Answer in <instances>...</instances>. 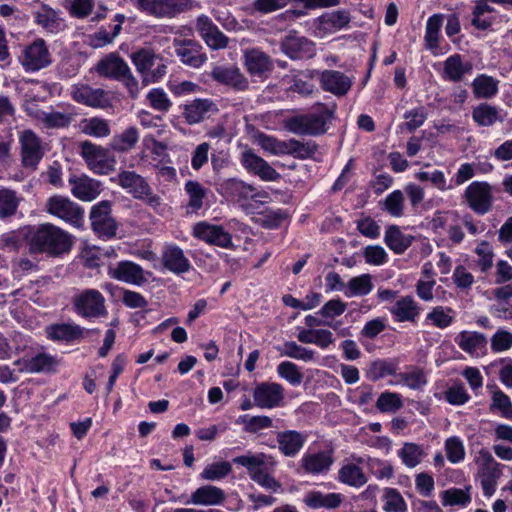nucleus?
I'll return each instance as SVG.
<instances>
[{
	"instance_id": "nucleus-1",
	"label": "nucleus",
	"mask_w": 512,
	"mask_h": 512,
	"mask_svg": "<svg viewBox=\"0 0 512 512\" xmlns=\"http://www.w3.org/2000/svg\"><path fill=\"white\" fill-rule=\"evenodd\" d=\"M71 236L61 228L50 224H42L32 235L30 249L50 256H59L71 249Z\"/></svg>"
},
{
	"instance_id": "nucleus-2",
	"label": "nucleus",
	"mask_w": 512,
	"mask_h": 512,
	"mask_svg": "<svg viewBox=\"0 0 512 512\" xmlns=\"http://www.w3.org/2000/svg\"><path fill=\"white\" fill-rule=\"evenodd\" d=\"M233 463L246 468L250 478L261 487L278 492L282 489V485L271 474L275 461L271 456L264 453H247L237 456L233 459Z\"/></svg>"
},
{
	"instance_id": "nucleus-3",
	"label": "nucleus",
	"mask_w": 512,
	"mask_h": 512,
	"mask_svg": "<svg viewBox=\"0 0 512 512\" xmlns=\"http://www.w3.org/2000/svg\"><path fill=\"white\" fill-rule=\"evenodd\" d=\"M137 72L143 78V84L158 82L167 73V65L163 57L151 48H141L130 56Z\"/></svg>"
},
{
	"instance_id": "nucleus-4",
	"label": "nucleus",
	"mask_w": 512,
	"mask_h": 512,
	"mask_svg": "<svg viewBox=\"0 0 512 512\" xmlns=\"http://www.w3.org/2000/svg\"><path fill=\"white\" fill-rule=\"evenodd\" d=\"M319 113L300 115L289 119L286 123L288 131L297 135H318L325 132L327 119L332 117L333 108L318 104Z\"/></svg>"
},
{
	"instance_id": "nucleus-5",
	"label": "nucleus",
	"mask_w": 512,
	"mask_h": 512,
	"mask_svg": "<svg viewBox=\"0 0 512 512\" xmlns=\"http://www.w3.org/2000/svg\"><path fill=\"white\" fill-rule=\"evenodd\" d=\"M118 184L126 189L134 198L146 202L152 208L161 205L160 196L153 193L147 181L134 171H122L117 176Z\"/></svg>"
},
{
	"instance_id": "nucleus-6",
	"label": "nucleus",
	"mask_w": 512,
	"mask_h": 512,
	"mask_svg": "<svg viewBox=\"0 0 512 512\" xmlns=\"http://www.w3.org/2000/svg\"><path fill=\"white\" fill-rule=\"evenodd\" d=\"M80 148L82 158L94 173L107 175L114 170L115 159L108 149L90 141L82 142Z\"/></svg>"
},
{
	"instance_id": "nucleus-7",
	"label": "nucleus",
	"mask_w": 512,
	"mask_h": 512,
	"mask_svg": "<svg viewBox=\"0 0 512 512\" xmlns=\"http://www.w3.org/2000/svg\"><path fill=\"white\" fill-rule=\"evenodd\" d=\"M21 164L25 169L36 170L45 155L42 139L32 130L27 129L19 134Z\"/></svg>"
},
{
	"instance_id": "nucleus-8",
	"label": "nucleus",
	"mask_w": 512,
	"mask_h": 512,
	"mask_svg": "<svg viewBox=\"0 0 512 512\" xmlns=\"http://www.w3.org/2000/svg\"><path fill=\"white\" fill-rule=\"evenodd\" d=\"M463 198L472 211L484 215L491 210L493 205L492 186L484 181H474L464 190Z\"/></svg>"
},
{
	"instance_id": "nucleus-9",
	"label": "nucleus",
	"mask_w": 512,
	"mask_h": 512,
	"mask_svg": "<svg viewBox=\"0 0 512 512\" xmlns=\"http://www.w3.org/2000/svg\"><path fill=\"white\" fill-rule=\"evenodd\" d=\"M47 211L74 227H81L84 220V210L72 202L69 198L55 195L48 199L46 203Z\"/></svg>"
},
{
	"instance_id": "nucleus-10",
	"label": "nucleus",
	"mask_w": 512,
	"mask_h": 512,
	"mask_svg": "<svg viewBox=\"0 0 512 512\" xmlns=\"http://www.w3.org/2000/svg\"><path fill=\"white\" fill-rule=\"evenodd\" d=\"M19 62L26 72H36L48 67L52 60L43 39H37L25 46L19 56Z\"/></svg>"
},
{
	"instance_id": "nucleus-11",
	"label": "nucleus",
	"mask_w": 512,
	"mask_h": 512,
	"mask_svg": "<svg viewBox=\"0 0 512 512\" xmlns=\"http://www.w3.org/2000/svg\"><path fill=\"white\" fill-rule=\"evenodd\" d=\"M70 96L75 102L92 108L105 109L112 105L108 91L85 83L72 85Z\"/></svg>"
},
{
	"instance_id": "nucleus-12",
	"label": "nucleus",
	"mask_w": 512,
	"mask_h": 512,
	"mask_svg": "<svg viewBox=\"0 0 512 512\" xmlns=\"http://www.w3.org/2000/svg\"><path fill=\"white\" fill-rule=\"evenodd\" d=\"M75 311L85 318L105 316V298L96 289H86L77 294L73 300Z\"/></svg>"
},
{
	"instance_id": "nucleus-13",
	"label": "nucleus",
	"mask_w": 512,
	"mask_h": 512,
	"mask_svg": "<svg viewBox=\"0 0 512 512\" xmlns=\"http://www.w3.org/2000/svg\"><path fill=\"white\" fill-rule=\"evenodd\" d=\"M91 225L100 237L111 238L115 236L117 224L111 215V203L101 201L93 206L90 212Z\"/></svg>"
},
{
	"instance_id": "nucleus-14",
	"label": "nucleus",
	"mask_w": 512,
	"mask_h": 512,
	"mask_svg": "<svg viewBox=\"0 0 512 512\" xmlns=\"http://www.w3.org/2000/svg\"><path fill=\"white\" fill-rule=\"evenodd\" d=\"M254 403L259 408L280 407L284 401V388L276 382H261L253 391Z\"/></svg>"
},
{
	"instance_id": "nucleus-15",
	"label": "nucleus",
	"mask_w": 512,
	"mask_h": 512,
	"mask_svg": "<svg viewBox=\"0 0 512 512\" xmlns=\"http://www.w3.org/2000/svg\"><path fill=\"white\" fill-rule=\"evenodd\" d=\"M175 53L185 65L199 68L207 61V56L202 52V45L193 39L173 40Z\"/></svg>"
},
{
	"instance_id": "nucleus-16",
	"label": "nucleus",
	"mask_w": 512,
	"mask_h": 512,
	"mask_svg": "<svg viewBox=\"0 0 512 512\" xmlns=\"http://www.w3.org/2000/svg\"><path fill=\"white\" fill-rule=\"evenodd\" d=\"M458 347L473 358L483 357L487 354V337L477 331L464 330L455 337Z\"/></svg>"
},
{
	"instance_id": "nucleus-17",
	"label": "nucleus",
	"mask_w": 512,
	"mask_h": 512,
	"mask_svg": "<svg viewBox=\"0 0 512 512\" xmlns=\"http://www.w3.org/2000/svg\"><path fill=\"white\" fill-rule=\"evenodd\" d=\"M196 30L211 49L220 50L228 46V37L219 30L208 16L200 15L197 18Z\"/></svg>"
},
{
	"instance_id": "nucleus-18",
	"label": "nucleus",
	"mask_w": 512,
	"mask_h": 512,
	"mask_svg": "<svg viewBox=\"0 0 512 512\" xmlns=\"http://www.w3.org/2000/svg\"><path fill=\"white\" fill-rule=\"evenodd\" d=\"M241 164L248 172L257 175L264 181H275L280 177V174L266 160L252 150L242 153Z\"/></svg>"
},
{
	"instance_id": "nucleus-19",
	"label": "nucleus",
	"mask_w": 512,
	"mask_h": 512,
	"mask_svg": "<svg viewBox=\"0 0 512 512\" xmlns=\"http://www.w3.org/2000/svg\"><path fill=\"white\" fill-rule=\"evenodd\" d=\"M194 237L206 243L228 248L232 244L230 233L222 226L211 225L206 222H199L193 227Z\"/></svg>"
},
{
	"instance_id": "nucleus-20",
	"label": "nucleus",
	"mask_w": 512,
	"mask_h": 512,
	"mask_svg": "<svg viewBox=\"0 0 512 512\" xmlns=\"http://www.w3.org/2000/svg\"><path fill=\"white\" fill-rule=\"evenodd\" d=\"M109 275L118 281L136 286L147 281L143 268L132 261H120L115 267H109Z\"/></svg>"
},
{
	"instance_id": "nucleus-21",
	"label": "nucleus",
	"mask_w": 512,
	"mask_h": 512,
	"mask_svg": "<svg viewBox=\"0 0 512 512\" xmlns=\"http://www.w3.org/2000/svg\"><path fill=\"white\" fill-rule=\"evenodd\" d=\"M217 191L224 197L236 199L239 202L260 196L254 186L236 178L223 180L219 183Z\"/></svg>"
},
{
	"instance_id": "nucleus-22",
	"label": "nucleus",
	"mask_w": 512,
	"mask_h": 512,
	"mask_svg": "<svg viewBox=\"0 0 512 512\" xmlns=\"http://www.w3.org/2000/svg\"><path fill=\"white\" fill-rule=\"evenodd\" d=\"M350 22L349 13L346 11H333L325 13L315 20V34L324 37L348 26Z\"/></svg>"
},
{
	"instance_id": "nucleus-23",
	"label": "nucleus",
	"mask_w": 512,
	"mask_h": 512,
	"mask_svg": "<svg viewBox=\"0 0 512 512\" xmlns=\"http://www.w3.org/2000/svg\"><path fill=\"white\" fill-rule=\"evenodd\" d=\"M333 463L334 458L329 451L305 453L299 462L304 473L310 475L326 474Z\"/></svg>"
},
{
	"instance_id": "nucleus-24",
	"label": "nucleus",
	"mask_w": 512,
	"mask_h": 512,
	"mask_svg": "<svg viewBox=\"0 0 512 512\" xmlns=\"http://www.w3.org/2000/svg\"><path fill=\"white\" fill-rule=\"evenodd\" d=\"M281 47L291 59L311 58L315 54V44L311 40L294 34L288 35Z\"/></svg>"
},
{
	"instance_id": "nucleus-25",
	"label": "nucleus",
	"mask_w": 512,
	"mask_h": 512,
	"mask_svg": "<svg viewBox=\"0 0 512 512\" xmlns=\"http://www.w3.org/2000/svg\"><path fill=\"white\" fill-rule=\"evenodd\" d=\"M320 83L323 90L335 96H344L352 86V80L343 72L337 70H325L321 73Z\"/></svg>"
},
{
	"instance_id": "nucleus-26",
	"label": "nucleus",
	"mask_w": 512,
	"mask_h": 512,
	"mask_svg": "<svg viewBox=\"0 0 512 512\" xmlns=\"http://www.w3.org/2000/svg\"><path fill=\"white\" fill-rule=\"evenodd\" d=\"M211 77L238 91H244L249 87L248 80L237 67L215 66L211 71Z\"/></svg>"
},
{
	"instance_id": "nucleus-27",
	"label": "nucleus",
	"mask_w": 512,
	"mask_h": 512,
	"mask_svg": "<svg viewBox=\"0 0 512 512\" xmlns=\"http://www.w3.org/2000/svg\"><path fill=\"white\" fill-rule=\"evenodd\" d=\"M218 112L217 105L210 99H195L184 107V118L190 125L198 124Z\"/></svg>"
},
{
	"instance_id": "nucleus-28",
	"label": "nucleus",
	"mask_w": 512,
	"mask_h": 512,
	"mask_svg": "<svg viewBox=\"0 0 512 512\" xmlns=\"http://www.w3.org/2000/svg\"><path fill=\"white\" fill-rule=\"evenodd\" d=\"M306 435L296 430L280 431L276 434L279 451L286 457L296 456L304 447Z\"/></svg>"
},
{
	"instance_id": "nucleus-29",
	"label": "nucleus",
	"mask_w": 512,
	"mask_h": 512,
	"mask_svg": "<svg viewBox=\"0 0 512 512\" xmlns=\"http://www.w3.org/2000/svg\"><path fill=\"white\" fill-rule=\"evenodd\" d=\"M129 68L126 61L117 53H110L97 63L95 70L99 76L118 80Z\"/></svg>"
},
{
	"instance_id": "nucleus-30",
	"label": "nucleus",
	"mask_w": 512,
	"mask_h": 512,
	"mask_svg": "<svg viewBox=\"0 0 512 512\" xmlns=\"http://www.w3.org/2000/svg\"><path fill=\"white\" fill-rule=\"evenodd\" d=\"M72 194L82 201H92L101 192L100 182L88 176L71 177L69 179Z\"/></svg>"
},
{
	"instance_id": "nucleus-31",
	"label": "nucleus",
	"mask_w": 512,
	"mask_h": 512,
	"mask_svg": "<svg viewBox=\"0 0 512 512\" xmlns=\"http://www.w3.org/2000/svg\"><path fill=\"white\" fill-rule=\"evenodd\" d=\"M162 262L169 271L181 274L188 272L191 265L183 250L176 245H168L162 254Z\"/></svg>"
},
{
	"instance_id": "nucleus-32",
	"label": "nucleus",
	"mask_w": 512,
	"mask_h": 512,
	"mask_svg": "<svg viewBox=\"0 0 512 512\" xmlns=\"http://www.w3.org/2000/svg\"><path fill=\"white\" fill-rule=\"evenodd\" d=\"M225 500L224 491L213 485H204L197 488L190 496L188 503L194 505L215 506L220 505Z\"/></svg>"
},
{
	"instance_id": "nucleus-33",
	"label": "nucleus",
	"mask_w": 512,
	"mask_h": 512,
	"mask_svg": "<svg viewBox=\"0 0 512 512\" xmlns=\"http://www.w3.org/2000/svg\"><path fill=\"white\" fill-rule=\"evenodd\" d=\"M26 373L50 372L57 365V360L46 353H39L31 358H23L15 362Z\"/></svg>"
},
{
	"instance_id": "nucleus-34",
	"label": "nucleus",
	"mask_w": 512,
	"mask_h": 512,
	"mask_svg": "<svg viewBox=\"0 0 512 512\" xmlns=\"http://www.w3.org/2000/svg\"><path fill=\"white\" fill-rule=\"evenodd\" d=\"M244 60L247 71L251 75L262 76L271 71L273 64L269 56L258 49H248L244 52Z\"/></svg>"
},
{
	"instance_id": "nucleus-35",
	"label": "nucleus",
	"mask_w": 512,
	"mask_h": 512,
	"mask_svg": "<svg viewBox=\"0 0 512 512\" xmlns=\"http://www.w3.org/2000/svg\"><path fill=\"white\" fill-rule=\"evenodd\" d=\"M472 119L480 127H492L504 121L501 110L486 102L473 108Z\"/></svg>"
},
{
	"instance_id": "nucleus-36",
	"label": "nucleus",
	"mask_w": 512,
	"mask_h": 512,
	"mask_svg": "<svg viewBox=\"0 0 512 512\" xmlns=\"http://www.w3.org/2000/svg\"><path fill=\"white\" fill-rule=\"evenodd\" d=\"M472 71L470 62H463L459 54L449 56L444 62L443 78L451 82H460L465 74Z\"/></svg>"
},
{
	"instance_id": "nucleus-37",
	"label": "nucleus",
	"mask_w": 512,
	"mask_h": 512,
	"mask_svg": "<svg viewBox=\"0 0 512 512\" xmlns=\"http://www.w3.org/2000/svg\"><path fill=\"white\" fill-rule=\"evenodd\" d=\"M343 501V497L339 493H327L324 494L319 491H312L309 492L304 497V503L312 508V509H318V508H327V509H333L337 508L341 505Z\"/></svg>"
},
{
	"instance_id": "nucleus-38",
	"label": "nucleus",
	"mask_w": 512,
	"mask_h": 512,
	"mask_svg": "<svg viewBox=\"0 0 512 512\" xmlns=\"http://www.w3.org/2000/svg\"><path fill=\"white\" fill-rule=\"evenodd\" d=\"M413 237L402 233L396 225L387 227L384 236L385 244L395 254H403L412 244Z\"/></svg>"
},
{
	"instance_id": "nucleus-39",
	"label": "nucleus",
	"mask_w": 512,
	"mask_h": 512,
	"mask_svg": "<svg viewBox=\"0 0 512 512\" xmlns=\"http://www.w3.org/2000/svg\"><path fill=\"white\" fill-rule=\"evenodd\" d=\"M48 337L52 340L71 342L80 339L83 328L76 324H54L47 328Z\"/></svg>"
},
{
	"instance_id": "nucleus-40",
	"label": "nucleus",
	"mask_w": 512,
	"mask_h": 512,
	"mask_svg": "<svg viewBox=\"0 0 512 512\" xmlns=\"http://www.w3.org/2000/svg\"><path fill=\"white\" fill-rule=\"evenodd\" d=\"M391 313L399 322H413L419 314V307L412 297L406 296L396 301Z\"/></svg>"
},
{
	"instance_id": "nucleus-41",
	"label": "nucleus",
	"mask_w": 512,
	"mask_h": 512,
	"mask_svg": "<svg viewBox=\"0 0 512 512\" xmlns=\"http://www.w3.org/2000/svg\"><path fill=\"white\" fill-rule=\"evenodd\" d=\"M36 118L48 129H61L71 124L73 114L54 110L39 111L36 114Z\"/></svg>"
},
{
	"instance_id": "nucleus-42",
	"label": "nucleus",
	"mask_w": 512,
	"mask_h": 512,
	"mask_svg": "<svg viewBox=\"0 0 512 512\" xmlns=\"http://www.w3.org/2000/svg\"><path fill=\"white\" fill-rule=\"evenodd\" d=\"M398 371V364L395 360L377 359L370 363L366 377L376 382L386 376L396 375Z\"/></svg>"
},
{
	"instance_id": "nucleus-43",
	"label": "nucleus",
	"mask_w": 512,
	"mask_h": 512,
	"mask_svg": "<svg viewBox=\"0 0 512 512\" xmlns=\"http://www.w3.org/2000/svg\"><path fill=\"white\" fill-rule=\"evenodd\" d=\"M475 98L490 99L498 92V81L486 74H481L472 82Z\"/></svg>"
},
{
	"instance_id": "nucleus-44",
	"label": "nucleus",
	"mask_w": 512,
	"mask_h": 512,
	"mask_svg": "<svg viewBox=\"0 0 512 512\" xmlns=\"http://www.w3.org/2000/svg\"><path fill=\"white\" fill-rule=\"evenodd\" d=\"M139 8L157 17L169 16L174 13L175 0H137Z\"/></svg>"
},
{
	"instance_id": "nucleus-45",
	"label": "nucleus",
	"mask_w": 512,
	"mask_h": 512,
	"mask_svg": "<svg viewBox=\"0 0 512 512\" xmlns=\"http://www.w3.org/2000/svg\"><path fill=\"white\" fill-rule=\"evenodd\" d=\"M35 21L49 32L55 33L61 29V19L58 13L47 5H42L35 13Z\"/></svg>"
},
{
	"instance_id": "nucleus-46",
	"label": "nucleus",
	"mask_w": 512,
	"mask_h": 512,
	"mask_svg": "<svg viewBox=\"0 0 512 512\" xmlns=\"http://www.w3.org/2000/svg\"><path fill=\"white\" fill-rule=\"evenodd\" d=\"M340 482L352 487H361L367 482V478L362 470L356 464H346L342 466L338 472Z\"/></svg>"
},
{
	"instance_id": "nucleus-47",
	"label": "nucleus",
	"mask_w": 512,
	"mask_h": 512,
	"mask_svg": "<svg viewBox=\"0 0 512 512\" xmlns=\"http://www.w3.org/2000/svg\"><path fill=\"white\" fill-rule=\"evenodd\" d=\"M373 289V283L371 275L363 274L351 278L344 289V295L346 297L354 296H365L369 294Z\"/></svg>"
},
{
	"instance_id": "nucleus-48",
	"label": "nucleus",
	"mask_w": 512,
	"mask_h": 512,
	"mask_svg": "<svg viewBox=\"0 0 512 512\" xmlns=\"http://www.w3.org/2000/svg\"><path fill=\"white\" fill-rule=\"evenodd\" d=\"M286 145L285 154L301 160L313 158L318 149L317 144L313 141L301 142L296 139H289L286 141Z\"/></svg>"
},
{
	"instance_id": "nucleus-49",
	"label": "nucleus",
	"mask_w": 512,
	"mask_h": 512,
	"mask_svg": "<svg viewBox=\"0 0 512 512\" xmlns=\"http://www.w3.org/2000/svg\"><path fill=\"white\" fill-rule=\"evenodd\" d=\"M139 140V133L136 127L132 126L122 133L115 135L110 142V147L117 152L131 150Z\"/></svg>"
},
{
	"instance_id": "nucleus-50",
	"label": "nucleus",
	"mask_w": 512,
	"mask_h": 512,
	"mask_svg": "<svg viewBox=\"0 0 512 512\" xmlns=\"http://www.w3.org/2000/svg\"><path fill=\"white\" fill-rule=\"evenodd\" d=\"M470 486L465 489L450 488L441 493L442 505L465 507L471 502Z\"/></svg>"
},
{
	"instance_id": "nucleus-51",
	"label": "nucleus",
	"mask_w": 512,
	"mask_h": 512,
	"mask_svg": "<svg viewBox=\"0 0 512 512\" xmlns=\"http://www.w3.org/2000/svg\"><path fill=\"white\" fill-rule=\"evenodd\" d=\"M20 200L14 190L9 188L0 189V219L14 216L17 212Z\"/></svg>"
},
{
	"instance_id": "nucleus-52",
	"label": "nucleus",
	"mask_w": 512,
	"mask_h": 512,
	"mask_svg": "<svg viewBox=\"0 0 512 512\" xmlns=\"http://www.w3.org/2000/svg\"><path fill=\"white\" fill-rule=\"evenodd\" d=\"M185 192L189 196L188 209L196 212L203 207V200L207 196V189L197 181L189 180L185 183Z\"/></svg>"
},
{
	"instance_id": "nucleus-53",
	"label": "nucleus",
	"mask_w": 512,
	"mask_h": 512,
	"mask_svg": "<svg viewBox=\"0 0 512 512\" xmlns=\"http://www.w3.org/2000/svg\"><path fill=\"white\" fill-rule=\"evenodd\" d=\"M422 447L416 443L406 442L398 451V456L403 464L408 468H415L419 465L424 457Z\"/></svg>"
},
{
	"instance_id": "nucleus-54",
	"label": "nucleus",
	"mask_w": 512,
	"mask_h": 512,
	"mask_svg": "<svg viewBox=\"0 0 512 512\" xmlns=\"http://www.w3.org/2000/svg\"><path fill=\"white\" fill-rule=\"evenodd\" d=\"M80 127L84 134L96 138L107 137L111 132L108 121L98 117L83 119Z\"/></svg>"
},
{
	"instance_id": "nucleus-55",
	"label": "nucleus",
	"mask_w": 512,
	"mask_h": 512,
	"mask_svg": "<svg viewBox=\"0 0 512 512\" xmlns=\"http://www.w3.org/2000/svg\"><path fill=\"white\" fill-rule=\"evenodd\" d=\"M443 24V16L440 14L432 15L426 23L425 45L429 50L437 49L439 46V32Z\"/></svg>"
},
{
	"instance_id": "nucleus-56",
	"label": "nucleus",
	"mask_w": 512,
	"mask_h": 512,
	"mask_svg": "<svg viewBox=\"0 0 512 512\" xmlns=\"http://www.w3.org/2000/svg\"><path fill=\"white\" fill-rule=\"evenodd\" d=\"M384 211L395 218L402 217L404 214V195L401 190H394L380 202Z\"/></svg>"
},
{
	"instance_id": "nucleus-57",
	"label": "nucleus",
	"mask_w": 512,
	"mask_h": 512,
	"mask_svg": "<svg viewBox=\"0 0 512 512\" xmlns=\"http://www.w3.org/2000/svg\"><path fill=\"white\" fill-rule=\"evenodd\" d=\"M375 406L382 413H395L403 407L402 397L398 393L385 391L379 395Z\"/></svg>"
},
{
	"instance_id": "nucleus-58",
	"label": "nucleus",
	"mask_w": 512,
	"mask_h": 512,
	"mask_svg": "<svg viewBox=\"0 0 512 512\" xmlns=\"http://www.w3.org/2000/svg\"><path fill=\"white\" fill-rule=\"evenodd\" d=\"M236 423L243 424L244 430L248 433H257L260 430L273 427V420L269 416L259 415L249 417L248 415H241Z\"/></svg>"
},
{
	"instance_id": "nucleus-59",
	"label": "nucleus",
	"mask_w": 512,
	"mask_h": 512,
	"mask_svg": "<svg viewBox=\"0 0 512 512\" xmlns=\"http://www.w3.org/2000/svg\"><path fill=\"white\" fill-rule=\"evenodd\" d=\"M399 381L413 390H420L427 384L426 374L423 369L412 367L407 372L398 373Z\"/></svg>"
},
{
	"instance_id": "nucleus-60",
	"label": "nucleus",
	"mask_w": 512,
	"mask_h": 512,
	"mask_svg": "<svg viewBox=\"0 0 512 512\" xmlns=\"http://www.w3.org/2000/svg\"><path fill=\"white\" fill-rule=\"evenodd\" d=\"M232 471V465L227 461L208 464L200 474L203 480L218 481L228 476Z\"/></svg>"
},
{
	"instance_id": "nucleus-61",
	"label": "nucleus",
	"mask_w": 512,
	"mask_h": 512,
	"mask_svg": "<svg viewBox=\"0 0 512 512\" xmlns=\"http://www.w3.org/2000/svg\"><path fill=\"white\" fill-rule=\"evenodd\" d=\"M474 252L477 255L476 265L480 271L482 273L489 271L493 266L494 260V252L489 242H480L476 246Z\"/></svg>"
},
{
	"instance_id": "nucleus-62",
	"label": "nucleus",
	"mask_w": 512,
	"mask_h": 512,
	"mask_svg": "<svg viewBox=\"0 0 512 512\" xmlns=\"http://www.w3.org/2000/svg\"><path fill=\"white\" fill-rule=\"evenodd\" d=\"M490 409L497 410L501 413V416L512 420V402L508 395L503 391L496 388L491 397Z\"/></svg>"
},
{
	"instance_id": "nucleus-63",
	"label": "nucleus",
	"mask_w": 512,
	"mask_h": 512,
	"mask_svg": "<svg viewBox=\"0 0 512 512\" xmlns=\"http://www.w3.org/2000/svg\"><path fill=\"white\" fill-rule=\"evenodd\" d=\"M453 310L449 307L437 306L434 307L428 314L426 319L429 320L435 327L444 329L451 325Z\"/></svg>"
},
{
	"instance_id": "nucleus-64",
	"label": "nucleus",
	"mask_w": 512,
	"mask_h": 512,
	"mask_svg": "<svg viewBox=\"0 0 512 512\" xmlns=\"http://www.w3.org/2000/svg\"><path fill=\"white\" fill-rule=\"evenodd\" d=\"M385 504L384 510L386 512H406L407 505L405 500L394 488H387L384 494Z\"/></svg>"
}]
</instances>
